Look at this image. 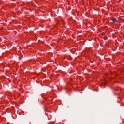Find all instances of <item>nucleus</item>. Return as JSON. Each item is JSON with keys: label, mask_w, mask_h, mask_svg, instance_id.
Segmentation results:
<instances>
[{"label": "nucleus", "mask_w": 124, "mask_h": 124, "mask_svg": "<svg viewBox=\"0 0 124 124\" xmlns=\"http://www.w3.org/2000/svg\"><path fill=\"white\" fill-rule=\"evenodd\" d=\"M112 22H113V23H117V19L116 18H114L112 19Z\"/></svg>", "instance_id": "obj_1"}, {"label": "nucleus", "mask_w": 124, "mask_h": 124, "mask_svg": "<svg viewBox=\"0 0 124 124\" xmlns=\"http://www.w3.org/2000/svg\"><path fill=\"white\" fill-rule=\"evenodd\" d=\"M104 40H106L107 39V37H104Z\"/></svg>", "instance_id": "obj_2"}, {"label": "nucleus", "mask_w": 124, "mask_h": 124, "mask_svg": "<svg viewBox=\"0 0 124 124\" xmlns=\"http://www.w3.org/2000/svg\"><path fill=\"white\" fill-rule=\"evenodd\" d=\"M101 47H103L104 46L103 45H101Z\"/></svg>", "instance_id": "obj_3"}, {"label": "nucleus", "mask_w": 124, "mask_h": 124, "mask_svg": "<svg viewBox=\"0 0 124 124\" xmlns=\"http://www.w3.org/2000/svg\"><path fill=\"white\" fill-rule=\"evenodd\" d=\"M102 35H104V33H103V34H102Z\"/></svg>", "instance_id": "obj_4"}]
</instances>
